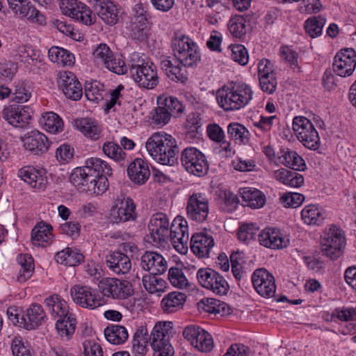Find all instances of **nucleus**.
Here are the masks:
<instances>
[{
    "label": "nucleus",
    "mask_w": 356,
    "mask_h": 356,
    "mask_svg": "<svg viewBox=\"0 0 356 356\" xmlns=\"http://www.w3.org/2000/svg\"><path fill=\"white\" fill-rule=\"evenodd\" d=\"M136 217V204L134 200L124 195L118 196L115 205L111 210L112 221L115 223L134 221Z\"/></svg>",
    "instance_id": "4468645a"
},
{
    "label": "nucleus",
    "mask_w": 356,
    "mask_h": 356,
    "mask_svg": "<svg viewBox=\"0 0 356 356\" xmlns=\"http://www.w3.org/2000/svg\"><path fill=\"white\" fill-rule=\"evenodd\" d=\"M280 54L284 60L289 65L291 69L296 73L301 72V68L298 65V53L289 47H282L280 49Z\"/></svg>",
    "instance_id": "0e129e2a"
},
{
    "label": "nucleus",
    "mask_w": 356,
    "mask_h": 356,
    "mask_svg": "<svg viewBox=\"0 0 356 356\" xmlns=\"http://www.w3.org/2000/svg\"><path fill=\"white\" fill-rule=\"evenodd\" d=\"M104 332L106 340L115 345L124 343L129 337L127 330L120 325H110Z\"/></svg>",
    "instance_id": "c03bdc74"
},
{
    "label": "nucleus",
    "mask_w": 356,
    "mask_h": 356,
    "mask_svg": "<svg viewBox=\"0 0 356 356\" xmlns=\"http://www.w3.org/2000/svg\"><path fill=\"white\" fill-rule=\"evenodd\" d=\"M17 261L21 268L17 275V281L23 283L31 277L34 272V264L33 257L28 254H19Z\"/></svg>",
    "instance_id": "79ce46f5"
},
{
    "label": "nucleus",
    "mask_w": 356,
    "mask_h": 356,
    "mask_svg": "<svg viewBox=\"0 0 356 356\" xmlns=\"http://www.w3.org/2000/svg\"><path fill=\"white\" fill-rule=\"evenodd\" d=\"M172 330L170 321L158 322L149 335V343L154 350V356H173L174 349L170 343Z\"/></svg>",
    "instance_id": "39448f33"
},
{
    "label": "nucleus",
    "mask_w": 356,
    "mask_h": 356,
    "mask_svg": "<svg viewBox=\"0 0 356 356\" xmlns=\"http://www.w3.org/2000/svg\"><path fill=\"white\" fill-rule=\"evenodd\" d=\"M140 266L149 274L161 275L168 268L165 258L156 252L146 251L140 258Z\"/></svg>",
    "instance_id": "5701e85b"
},
{
    "label": "nucleus",
    "mask_w": 356,
    "mask_h": 356,
    "mask_svg": "<svg viewBox=\"0 0 356 356\" xmlns=\"http://www.w3.org/2000/svg\"><path fill=\"white\" fill-rule=\"evenodd\" d=\"M197 278L204 288L216 295H226L229 291V286L226 280L219 273L211 268L199 269Z\"/></svg>",
    "instance_id": "9d476101"
},
{
    "label": "nucleus",
    "mask_w": 356,
    "mask_h": 356,
    "mask_svg": "<svg viewBox=\"0 0 356 356\" xmlns=\"http://www.w3.org/2000/svg\"><path fill=\"white\" fill-rule=\"evenodd\" d=\"M161 69L165 72L166 76L172 81L184 83L187 81L186 71L183 65L179 63L176 57L171 58L168 56H162L160 62Z\"/></svg>",
    "instance_id": "a878e982"
},
{
    "label": "nucleus",
    "mask_w": 356,
    "mask_h": 356,
    "mask_svg": "<svg viewBox=\"0 0 356 356\" xmlns=\"http://www.w3.org/2000/svg\"><path fill=\"white\" fill-rule=\"evenodd\" d=\"M170 225L168 218L163 213H156L152 216L148 228L154 245L164 247L169 242Z\"/></svg>",
    "instance_id": "1a4fd4ad"
},
{
    "label": "nucleus",
    "mask_w": 356,
    "mask_h": 356,
    "mask_svg": "<svg viewBox=\"0 0 356 356\" xmlns=\"http://www.w3.org/2000/svg\"><path fill=\"white\" fill-rule=\"evenodd\" d=\"M252 286L261 296L267 297V270L264 268L256 269L251 277Z\"/></svg>",
    "instance_id": "3c124183"
},
{
    "label": "nucleus",
    "mask_w": 356,
    "mask_h": 356,
    "mask_svg": "<svg viewBox=\"0 0 356 356\" xmlns=\"http://www.w3.org/2000/svg\"><path fill=\"white\" fill-rule=\"evenodd\" d=\"M231 58L241 65L245 66L249 60V54L244 45L240 44H231Z\"/></svg>",
    "instance_id": "e2e57ef3"
},
{
    "label": "nucleus",
    "mask_w": 356,
    "mask_h": 356,
    "mask_svg": "<svg viewBox=\"0 0 356 356\" xmlns=\"http://www.w3.org/2000/svg\"><path fill=\"white\" fill-rule=\"evenodd\" d=\"M325 23V19L321 16L313 17L305 21V29L312 38H315L321 34Z\"/></svg>",
    "instance_id": "052dcab7"
},
{
    "label": "nucleus",
    "mask_w": 356,
    "mask_h": 356,
    "mask_svg": "<svg viewBox=\"0 0 356 356\" xmlns=\"http://www.w3.org/2000/svg\"><path fill=\"white\" fill-rule=\"evenodd\" d=\"M345 245L343 231L335 225H332L321 238L322 254L332 260L338 259L342 254Z\"/></svg>",
    "instance_id": "423d86ee"
},
{
    "label": "nucleus",
    "mask_w": 356,
    "mask_h": 356,
    "mask_svg": "<svg viewBox=\"0 0 356 356\" xmlns=\"http://www.w3.org/2000/svg\"><path fill=\"white\" fill-rule=\"evenodd\" d=\"M280 200L284 207L297 208L304 202L305 196L298 193H286Z\"/></svg>",
    "instance_id": "69168bd1"
},
{
    "label": "nucleus",
    "mask_w": 356,
    "mask_h": 356,
    "mask_svg": "<svg viewBox=\"0 0 356 356\" xmlns=\"http://www.w3.org/2000/svg\"><path fill=\"white\" fill-rule=\"evenodd\" d=\"M186 300V296L181 292L173 291L165 296L161 306L165 313H173L180 309Z\"/></svg>",
    "instance_id": "4c0bfd02"
},
{
    "label": "nucleus",
    "mask_w": 356,
    "mask_h": 356,
    "mask_svg": "<svg viewBox=\"0 0 356 356\" xmlns=\"http://www.w3.org/2000/svg\"><path fill=\"white\" fill-rule=\"evenodd\" d=\"M158 105H161L170 115H180L184 111L185 107L183 104L175 97L163 95L157 99Z\"/></svg>",
    "instance_id": "8fccbe9b"
},
{
    "label": "nucleus",
    "mask_w": 356,
    "mask_h": 356,
    "mask_svg": "<svg viewBox=\"0 0 356 356\" xmlns=\"http://www.w3.org/2000/svg\"><path fill=\"white\" fill-rule=\"evenodd\" d=\"M227 134L236 143L245 144L249 139V131L242 124L232 122L227 127Z\"/></svg>",
    "instance_id": "5fc2aeb1"
},
{
    "label": "nucleus",
    "mask_w": 356,
    "mask_h": 356,
    "mask_svg": "<svg viewBox=\"0 0 356 356\" xmlns=\"http://www.w3.org/2000/svg\"><path fill=\"white\" fill-rule=\"evenodd\" d=\"M18 177L31 188L44 190L47 184L44 169H38L31 165L24 166L18 170Z\"/></svg>",
    "instance_id": "4be33fe9"
},
{
    "label": "nucleus",
    "mask_w": 356,
    "mask_h": 356,
    "mask_svg": "<svg viewBox=\"0 0 356 356\" xmlns=\"http://www.w3.org/2000/svg\"><path fill=\"white\" fill-rule=\"evenodd\" d=\"M286 161L283 165L296 171H303L306 169V163L304 159L295 151L286 150Z\"/></svg>",
    "instance_id": "bf43d9fd"
},
{
    "label": "nucleus",
    "mask_w": 356,
    "mask_h": 356,
    "mask_svg": "<svg viewBox=\"0 0 356 356\" xmlns=\"http://www.w3.org/2000/svg\"><path fill=\"white\" fill-rule=\"evenodd\" d=\"M293 130L298 140L307 149L316 150L320 147V138L314 124L303 116L293 120Z\"/></svg>",
    "instance_id": "6e6552de"
},
{
    "label": "nucleus",
    "mask_w": 356,
    "mask_h": 356,
    "mask_svg": "<svg viewBox=\"0 0 356 356\" xmlns=\"http://www.w3.org/2000/svg\"><path fill=\"white\" fill-rule=\"evenodd\" d=\"M48 56L51 61L65 66H72L75 61L73 54L58 47H51L48 51Z\"/></svg>",
    "instance_id": "49530a36"
},
{
    "label": "nucleus",
    "mask_w": 356,
    "mask_h": 356,
    "mask_svg": "<svg viewBox=\"0 0 356 356\" xmlns=\"http://www.w3.org/2000/svg\"><path fill=\"white\" fill-rule=\"evenodd\" d=\"M77 321L73 314L58 318L55 327L57 334L63 340L71 339L75 332Z\"/></svg>",
    "instance_id": "f704fd0d"
},
{
    "label": "nucleus",
    "mask_w": 356,
    "mask_h": 356,
    "mask_svg": "<svg viewBox=\"0 0 356 356\" xmlns=\"http://www.w3.org/2000/svg\"><path fill=\"white\" fill-rule=\"evenodd\" d=\"M182 166L189 174L196 177H204L208 173L209 163L205 155L193 147L185 148L180 157Z\"/></svg>",
    "instance_id": "0eeeda50"
},
{
    "label": "nucleus",
    "mask_w": 356,
    "mask_h": 356,
    "mask_svg": "<svg viewBox=\"0 0 356 356\" xmlns=\"http://www.w3.org/2000/svg\"><path fill=\"white\" fill-rule=\"evenodd\" d=\"M95 8L99 17L107 24L114 25L118 19V9L111 0H95Z\"/></svg>",
    "instance_id": "c756f323"
},
{
    "label": "nucleus",
    "mask_w": 356,
    "mask_h": 356,
    "mask_svg": "<svg viewBox=\"0 0 356 356\" xmlns=\"http://www.w3.org/2000/svg\"><path fill=\"white\" fill-rule=\"evenodd\" d=\"M168 280L172 286L179 289L186 288L189 282L183 270L177 267H171L168 271Z\"/></svg>",
    "instance_id": "680f3d73"
},
{
    "label": "nucleus",
    "mask_w": 356,
    "mask_h": 356,
    "mask_svg": "<svg viewBox=\"0 0 356 356\" xmlns=\"http://www.w3.org/2000/svg\"><path fill=\"white\" fill-rule=\"evenodd\" d=\"M249 17L236 15L231 17L228 22V30L230 34L238 39H244L249 29Z\"/></svg>",
    "instance_id": "58836bf2"
},
{
    "label": "nucleus",
    "mask_w": 356,
    "mask_h": 356,
    "mask_svg": "<svg viewBox=\"0 0 356 356\" xmlns=\"http://www.w3.org/2000/svg\"><path fill=\"white\" fill-rule=\"evenodd\" d=\"M83 259V255L78 249L72 248H66L58 252L55 255L57 263L69 266L79 265Z\"/></svg>",
    "instance_id": "a19ab883"
},
{
    "label": "nucleus",
    "mask_w": 356,
    "mask_h": 356,
    "mask_svg": "<svg viewBox=\"0 0 356 356\" xmlns=\"http://www.w3.org/2000/svg\"><path fill=\"white\" fill-rule=\"evenodd\" d=\"M58 83L66 97L75 101L81 97L82 86L73 72L69 71L60 72Z\"/></svg>",
    "instance_id": "a211bd4d"
},
{
    "label": "nucleus",
    "mask_w": 356,
    "mask_h": 356,
    "mask_svg": "<svg viewBox=\"0 0 356 356\" xmlns=\"http://www.w3.org/2000/svg\"><path fill=\"white\" fill-rule=\"evenodd\" d=\"M188 241L187 221L179 217L175 218L170 225L169 241L172 243L176 250H179V248H184V244H186Z\"/></svg>",
    "instance_id": "393cba45"
},
{
    "label": "nucleus",
    "mask_w": 356,
    "mask_h": 356,
    "mask_svg": "<svg viewBox=\"0 0 356 356\" xmlns=\"http://www.w3.org/2000/svg\"><path fill=\"white\" fill-rule=\"evenodd\" d=\"M25 149L35 154L46 152L50 145L47 137L37 130L28 132L22 138Z\"/></svg>",
    "instance_id": "b1692460"
},
{
    "label": "nucleus",
    "mask_w": 356,
    "mask_h": 356,
    "mask_svg": "<svg viewBox=\"0 0 356 356\" xmlns=\"http://www.w3.org/2000/svg\"><path fill=\"white\" fill-rule=\"evenodd\" d=\"M127 174L133 182L143 185L150 176L148 163L142 159H136L129 165Z\"/></svg>",
    "instance_id": "7c9ffc66"
},
{
    "label": "nucleus",
    "mask_w": 356,
    "mask_h": 356,
    "mask_svg": "<svg viewBox=\"0 0 356 356\" xmlns=\"http://www.w3.org/2000/svg\"><path fill=\"white\" fill-rule=\"evenodd\" d=\"M156 275L148 274L143 276V284L149 293L163 291L166 282L161 278L156 277Z\"/></svg>",
    "instance_id": "4d7b16f0"
},
{
    "label": "nucleus",
    "mask_w": 356,
    "mask_h": 356,
    "mask_svg": "<svg viewBox=\"0 0 356 356\" xmlns=\"http://www.w3.org/2000/svg\"><path fill=\"white\" fill-rule=\"evenodd\" d=\"M268 248L280 250L286 248L289 239L280 229L268 227Z\"/></svg>",
    "instance_id": "603ef678"
},
{
    "label": "nucleus",
    "mask_w": 356,
    "mask_h": 356,
    "mask_svg": "<svg viewBox=\"0 0 356 356\" xmlns=\"http://www.w3.org/2000/svg\"><path fill=\"white\" fill-rule=\"evenodd\" d=\"M203 309L210 314H220L225 315L229 314L230 309L223 302L213 298H207L202 300Z\"/></svg>",
    "instance_id": "6e6d98bb"
},
{
    "label": "nucleus",
    "mask_w": 356,
    "mask_h": 356,
    "mask_svg": "<svg viewBox=\"0 0 356 356\" xmlns=\"http://www.w3.org/2000/svg\"><path fill=\"white\" fill-rule=\"evenodd\" d=\"M356 68V51L352 48L342 49L333 58L332 70L340 77H349Z\"/></svg>",
    "instance_id": "ddd939ff"
},
{
    "label": "nucleus",
    "mask_w": 356,
    "mask_h": 356,
    "mask_svg": "<svg viewBox=\"0 0 356 356\" xmlns=\"http://www.w3.org/2000/svg\"><path fill=\"white\" fill-rule=\"evenodd\" d=\"M70 295L73 302L83 308L94 309L104 304V300L89 286L76 284L71 288Z\"/></svg>",
    "instance_id": "9b49d317"
},
{
    "label": "nucleus",
    "mask_w": 356,
    "mask_h": 356,
    "mask_svg": "<svg viewBox=\"0 0 356 356\" xmlns=\"http://www.w3.org/2000/svg\"><path fill=\"white\" fill-rule=\"evenodd\" d=\"M175 57L184 67H192L200 60V54L197 44L188 36L175 33L172 40Z\"/></svg>",
    "instance_id": "20e7f679"
},
{
    "label": "nucleus",
    "mask_w": 356,
    "mask_h": 356,
    "mask_svg": "<svg viewBox=\"0 0 356 356\" xmlns=\"http://www.w3.org/2000/svg\"><path fill=\"white\" fill-rule=\"evenodd\" d=\"M183 336L200 351L207 353L213 348L211 335L197 325L186 326L183 331Z\"/></svg>",
    "instance_id": "2eb2a0df"
},
{
    "label": "nucleus",
    "mask_w": 356,
    "mask_h": 356,
    "mask_svg": "<svg viewBox=\"0 0 356 356\" xmlns=\"http://www.w3.org/2000/svg\"><path fill=\"white\" fill-rule=\"evenodd\" d=\"M145 146L149 155L162 165H173L177 160L179 147L170 134L154 133L147 139Z\"/></svg>",
    "instance_id": "f03ea898"
},
{
    "label": "nucleus",
    "mask_w": 356,
    "mask_h": 356,
    "mask_svg": "<svg viewBox=\"0 0 356 356\" xmlns=\"http://www.w3.org/2000/svg\"><path fill=\"white\" fill-rule=\"evenodd\" d=\"M148 24V19L145 15L140 13L134 16L129 26L130 37L138 41L146 40L149 32Z\"/></svg>",
    "instance_id": "2f4dec72"
},
{
    "label": "nucleus",
    "mask_w": 356,
    "mask_h": 356,
    "mask_svg": "<svg viewBox=\"0 0 356 356\" xmlns=\"http://www.w3.org/2000/svg\"><path fill=\"white\" fill-rule=\"evenodd\" d=\"M99 289L104 296L113 299H126L133 293L128 281L113 277L102 279L99 283Z\"/></svg>",
    "instance_id": "f8f14e48"
},
{
    "label": "nucleus",
    "mask_w": 356,
    "mask_h": 356,
    "mask_svg": "<svg viewBox=\"0 0 356 356\" xmlns=\"http://www.w3.org/2000/svg\"><path fill=\"white\" fill-rule=\"evenodd\" d=\"M48 318L42 305L31 304L21 315L19 327L27 330H35L44 324Z\"/></svg>",
    "instance_id": "f3484780"
},
{
    "label": "nucleus",
    "mask_w": 356,
    "mask_h": 356,
    "mask_svg": "<svg viewBox=\"0 0 356 356\" xmlns=\"http://www.w3.org/2000/svg\"><path fill=\"white\" fill-rule=\"evenodd\" d=\"M102 150L106 156L115 162H124L127 159V153L114 141L108 140L104 143Z\"/></svg>",
    "instance_id": "09e8293b"
},
{
    "label": "nucleus",
    "mask_w": 356,
    "mask_h": 356,
    "mask_svg": "<svg viewBox=\"0 0 356 356\" xmlns=\"http://www.w3.org/2000/svg\"><path fill=\"white\" fill-rule=\"evenodd\" d=\"M40 123L44 130L53 134L62 131L63 127L62 119L54 112H47L42 115Z\"/></svg>",
    "instance_id": "de8ad7c7"
},
{
    "label": "nucleus",
    "mask_w": 356,
    "mask_h": 356,
    "mask_svg": "<svg viewBox=\"0 0 356 356\" xmlns=\"http://www.w3.org/2000/svg\"><path fill=\"white\" fill-rule=\"evenodd\" d=\"M51 225L40 222L36 224L31 231V241L36 246H46L53 240Z\"/></svg>",
    "instance_id": "473e14b6"
},
{
    "label": "nucleus",
    "mask_w": 356,
    "mask_h": 356,
    "mask_svg": "<svg viewBox=\"0 0 356 356\" xmlns=\"http://www.w3.org/2000/svg\"><path fill=\"white\" fill-rule=\"evenodd\" d=\"M10 9H12L15 14L19 15L23 17H26L28 19L35 20L36 22L42 24L44 21V17L40 12L31 5L29 0H7Z\"/></svg>",
    "instance_id": "c85d7f7f"
},
{
    "label": "nucleus",
    "mask_w": 356,
    "mask_h": 356,
    "mask_svg": "<svg viewBox=\"0 0 356 356\" xmlns=\"http://www.w3.org/2000/svg\"><path fill=\"white\" fill-rule=\"evenodd\" d=\"M31 109L28 106L10 105L6 107L2 113L3 118L15 127H24L31 119Z\"/></svg>",
    "instance_id": "6ab92c4d"
},
{
    "label": "nucleus",
    "mask_w": 356,
    "mask_h": 356,
    "mask_svg": "<svg viewBox=\"0 0 356 356\" xmlns=\"http://www.w3.org/2000/svg\"><path fill=\"white\" fill-rule=\"evenodd\" d=\"M303 221L309 225H319L325 219V213L318 206L307 205L301 211Z\"/></svg>",
    "instance_id": "a18cd8bd"
},
{
    "label": "nucleus",
    "mask_w": 356,
    "mask_h": 356,
    "mask_svg": "<svg viewBox=\"0 0 356 356\" xmlns=\"http://www.w3.org/2000/svg\"><path fill=\"white\" fill-rule=\"evenodd\" d=\"M209 211V201L205 195L194 193L189 196L186 204L188 218L197 222H203L207 219Z\"/></svg>",
    "instance_id": "dca6fc26"
},
{
    "label": "nucleus",
    "mask_w": 356,
    "mask_h": 356,
    "mask_svg": "<svg viewBox=\"0 0 356 356\" xmlns=\"http://www.w3.org/2000/svg\"><path fill=\"white\" fill-rule=\"evenodd\" d=\"M240 194L246 206L257 209L262 207L265 204V196L261 192L255 188H243L240 190Z\"/></svg>",
    "instance_id": "37998d69"
},
{
    "label": "nucleus",
    "mask_w": 356,
    "mask_h": 356,
    "mask_svg": "<svg viewBox=\"0 0 356 356\" xmlns=\"http://www.w3.org/2000/svg\"><path fill=\"white\" fill-rule=\"evenodd\" d=\"M106 263L108 268L118 275L127 274L131 268L129 257L120 251H115L107 255Z\"/></svg>",
    "instance_id": "cd10ccee"
},
{
    "label": "nucleus",
    "mask_w": 356,
    "mask_h": 356,
    "mask_svg": "<svg viewBox=\"0 0 356 356\" xmlns=\"http://www.w3.org/2000/svg\"><path fill=\"white\" fill-rule=\"evenodd\" d=\"M252 98L251 88L244 83H230L218 89L216 99L225 111L239 110L245 107Z\"/></svg>",
    "instance_id": "7ed1b4c3"
},
{
    "label": "nucleus",
    "mask_w": 356,
    "mask_h": 356,
    "mask_svg": "<svg viewBox=\"0 0 356 356\" xmlns=\"http://www.w3.org/2000/svg\"><path fill=\"white\" fill-rule=\"evenodd\" d=\"M74 127L86 137L97 140L99 138L102 129L95 121L90 118H80L74 120Z\"/></svg>",
    "instance_id": "ea45409f"
},
{
    "label": "nucleus",
    "mask_w": 356,
    "mask_h": 356,
    "mask_svg": "<svg viewBox=\"0 0 356 356\" xmlns=\"http://www.w3.org/2000/svg\"><path fill=\"white\" fill-rule=\"evenodd\" d=\"M170 118V113L161 105H158L152 113V122L156 126L163 127L165 125Z\"/></svg>",
    "instance_id": "338daca9"
},
{
    "label": "nucleus",
    "mask_w": 356,
    "mask_h": 356,
    "mask_svg": "<svg viewBox=\"0 0 356 356\" xmlns=\"http://www.w3.org/2000/svg\"><path fill=\"white\" fill-rule=\"evenodd\" d=\"M131 76L138 86L148 90L155 88L159 83L157 68L151 61H147L143 67Z\"/></svg>",
    "instance_id": "aec40b11"
},
{
    "label": "nucleus",
    "mask_w": 356,
    "mask_h": 356,
    "mask_svg": "<svg viewBox=\"0 0 356 356\" xmlns=\"http://www.w3.org/2000/svg\"><path fill=\"white\" fill-rule=\"evenodd\" d=\"M273 177L280 183L290 187L298 188L304 184L302 175L296 171H291L282 168L274 171Z\"/></svg>",
    "instance_id": "e433bc0d"
},
{
    "label": "nucleus",
    "mask_w": 356,
    "mask_h": 356,
    "mask_svg": "<svg viewBox=\"0 0 356 356\" xmlns=\"http://www.w3.org/2000/svg\"><path fill=\"white\" fill-rule=\"evenodd\" d=\"M149 335L145 326H140L136 330L132 340V352L134 356H145L147 351Z\"/></svg>",
    "instance_id": "c9c22d12"
},
{
    "label": "nucleus",
    "mask_w": 356,
    "mask_h": 356,
    "mask_svg": "<svg viewBox=\"0 0 356 356\" xmlns=\"http://www.w3.org/2000/svg\"><path fill=\"white\" fill-rule=\"evenodd\" d=\"M259 229V227H257L254 223H243L240 225L238 229V238L239 241L248 244L256 239Z\"/></svg>",
    "instance_id": "13d9d810"
},
{
    "label": "nucleus",
    "mask_w": 356,
    "mask_h": 356,
    "mask_svg": "<svg viewBox=\"0 0 356 356\" xmlns=\"http://www.w3.org/2000/svg\"><path fill=\"white\" fill-rule=\"evenodd\" d=\"M18 177L31 188L44 190L47 184L44 169H38L31 165L24 166L18 170Z\"/></svg>",
    "instance_id": "412c9836"
},
{
    "label": "nucleus",
    "mask_w": 356,
    "mask_h": 356,
    "mask_svg": "<svg viewBox=\"0 0 356 356\" xmlns=\"http://www.w3.org/2000/svg\"><path fill=\"white\" fill-rule=\"evenodd\" d=\"M213 245L214 240L212 235L206 232L196 233L192 236L191 248L199 257H209Z\"/></svg>",
    "instance_id": "bb28decb"
},
{
    "label": "nucleus",
    "mask_w": 356,
    "mask_h": 356,
    "mask_svg": "<svg viewBox=\"0 0 356 356\" xmlns=\"http://www.w3.org/2000/svg\"><path fill=\"white\" fill-rule=\"evenodd\" d=\"M112 175L108 163L97 157L88 159L83 167L76 168L70 176V182L79 190L90 194H103L108 188V176Z\"/></svg>",
    "instance_id": "f257e3e1"
},
{
    "label": "nucleus",
    "mask_w": 356,
    "mask_h": 356,
    "mask_svg": "<svg viewBox=\"0 0 356 356\" xmlns=\"http://www.w3.org/2000/svg\"><path fill=\"white\" fill-rule=\"evenodd\" d=\"M105 93L104 86L97 81L85 85V96L90 102L98 103L102 101Z\"/></svg>",
    "instance_id": "864d4df0"
},
{
    "label": "nucleus",
    "mask_w": 356,
    "mask_h": 356,
    "mask_svg": "<svg viewBox=\"0 0 356 356\" xmlns=\"http://www.w3.org/2000/svg\"><path fill=\"white\" fill-rule=\"evenodd\" d=\"M222 200V203L221 204V207L227 213L234 211L238 207V197L236 195L229 191H225L223 192Z\"/></svg>",
    "instance_id": "774afa93"
},
{
    "label": "nucleus",
    "mask_w": 356,
    "mask_h": 356,
    "mask_svg": "<svg viewBox=\"0 0 356 356\" xmlns=\"http://www.w3.org/2000/svg\"><path fill=\"white\" fill-rule=\"evenodd\" d=\"M44 302L54 318H60L72 314L67 302L58 295L54 294L47 297Z\"/></svg>",
    "instance_id": "72a5a7b5"
}]
</instances>
